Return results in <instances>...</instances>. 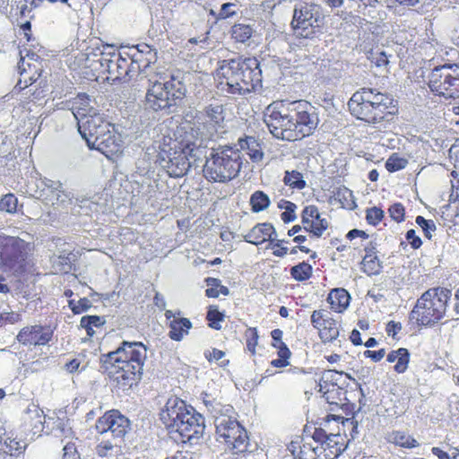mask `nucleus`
<instances>
[{
	"label": "nucleus",
	"mask_w": 459,
	"mask_h": 459,
	"mask_svg": "<svg viewBox=\"0 0 459 459\" xmlns=\"http://www.w3.org/2000/svg\"><path fill=\"white\" fill-rule=\"evenodd\" d=\"M263 120L274 138L287 142L312 135L320 122L318 109L304 100L273 101L265 108Z\"/></svg>",
	"instance_id": "obj_1"
},
{
	"label": "nucleus",
	"mask_w": 459,
	"mask_h": 459,
	"mask_svg": "<svg viewBox=\"0 0 459 459\" xmlns=\"http://www.w3.org/2000/svg\"><path fill=\"white\" fill-rule=\"evenodd\" d=\"M146 359L147 348L143 342L124 341L116 351L102 354L100 364L117 388L126 390L141 379Z\"/></svg>",
	"instance_id": "obj_2"
},
{
	"label": "nucleus",
	"mask_w": 459,
	"mask_h": 459,
	"mask_svg": "<svg viewBox=\"0 0 459 459\" xmlns=\"http://www.w3.org/2000/svg\"><path fill=\"white\" fill-rule=\"evenodd\" d=\"M213 79L221 92L244 96L262 86V71L255 57L238 56L219 61Z\"/></svg>",
	"instance_id": "obj_3"
},
{
	"label": "nucleus",
	"mask_w": 459,
	"mask_h": 459,
	"mask_svg": "<svg viewBox=\"0 0 459 459\" xmlns=\"http://www.w3.org/2000/svg\"><path fill=\"white\" fill-rule=\"evenodd\" d=\"M348 109L357 120L373 126L390 121L398 113L397 101L390 94L368 87L351 95Z\"/></svg>",
	"instance_id": "obj_4"
},
{
	"label": "nucleus",
	"mask_w": 459,
	"mask_h": 459,
	"mask_svg": "<svg viewBox=\"0 0 459 459\" xmlns=\"http://www.w3.org/2000/svg\"><path fill=\"white\" fill-rule=\"evenodd\" d=\"M186 94V85L177 76L156 72L148 78L144 108L150 112L169 114L181 103Z\"/></svg>",
	"instance_id": "obj_5"
},
{
	"label": "nucleus",
	"mask_w": 459,
	"mask_h": 459,
	"mask_svg": "<svg viewBox=\"0 0 459 459\" xmlns=\"http://www.w3.org/2000/svg\"><path fill=\"white\" fill-rule=\"evenodd\" d=\"M160 420L167 427L171 437L177 442L186 444L202 434L204 420L201 413L187 403L178 406L174 403L160 412Z\"/></svg>",
	"instance_id": "obj_6"
},
{
	"label": "nucleus",
	"mask_w": 459,
	"mask_h": 459,
	"mask_svg": "<svg viewBox=\"0 0 459 459\" xmlns=\"http://www.w3.org/2000/svg\"><path fill=\"white\" fill-rule=\"evenodd\" d=\"M341 409L345 412V416L327 415L317 423L315 428V438L320 440L326 450L331 451L336 459L347 447L349 438L346 435L344 426L353 420L356 413L361 407H357V403H342Z\"/></svg>",
	"instance_id": "obj_7"
},
{
	"label": "nucleus",
	"mask_w": 459,
	"mask_h": 459,
	"mask_svg": "<svg viewBox=\"0 0 459 459\" xmlns=\"http://www.w3.org/2000/svg\"><path fill=\"white\" fill-rule=\"evenodd\" d=\"M452 298V290L445 287H432L416 300L409 314V320L418 327H432L446 316Z\"/></svg>",
	"instance_id": "obj_8"
},
{
	"label": "nucleus",
	"mask_w": 459,
	"mask_h": 459,
	"mask_svg": "<svg viewBox=\"0 0 459 459\" xmlns=\"http://www.w3.org/2000/svg\"><path fill=\"white\" fill-rule=\"evenodd\" d=\"M243 165L240 150L231 146L212 149L206 158L203 172L210 182L228 183L236 178Z\"/></svg>",
	"instance_id": "obj_9"
},
{
	"label": "nucleus",
	"mask_w": 459,
	"mask_h": 459,
	"mask_svg": "<svg viewBox=\"0 0 459 459\" xmlns=\"http://www.w3.org/2000/svg\"><path fill=\"white\" fill-rule=\"evenodd\" d=\"M195 149L194 143L169 138V142L164 140L160 147L158 161L169 177L181 178L187 173L191 166L190 158L195 156L193 152Z\"/></svg>",
	"instance_id": "obj_10"
},
{
	"label": "nucleus",
	"mask_w": 459,
	"mask_h": 459,
	"mask_svg": "<svg viewBox=\"0 0 459 459\" xmlns=\"http://www.w3.org/2000/svg\"><path fill=\"white\" fill-rule=\"evenodd\" d=\"M216 439L223 444L225 451L237 457L249 452V437L246 429L231 418H222L216 424Z\"/></svg>",
	"instance_id": "obj_11"
},
{
	"label": "nucleus",
	"mask_w": 459,
	"mask_h": 459,
	"mask_svg": "<svg viewBox=\"0 0 459 459\" xmlns=\"http://www.w3.org/2000/svg\"><path fill=\"white\" fill-rule=\"evenodd\" d=\"M30 244L19 237L0 235V267L22 273L26 271Z\"/></svg>",
	"instance_id": "obj_12"
},
{
	"label": "nucleus",
	"mask_w": 459,
	"mask_h": 459,
	"mask_svg": "<svg viewBox=\"0 0 459 459\" xmlns=\"http://www.w3.org/2000/svg\"><path fill=\"white\" fill-rule=\"evenodd\" d=\"M427 84L430 91L445 99L459 98V65L444 64L433 68L429 76Z\"/></svg>",
	"instance_id": "obj_13"
},
{
	"label": "nucleus",
	"mask_w": 459,
	"mask_h": 459,
	"mask_svg": "<svg viewBox=\"0 0 459 459\" xmlns=\"http://www.w3.org/2000/svg\"><path fill=\"white\" fill-rule=\"evenodd\" d=\"M321 13L319 6L314 4H300L294 9L291 27L300 37L313 38L321 23Z\"/></svg>",
	"instance_id": "obj_14"
},
{
	"label": "nucleus",
	"mask_w": 459,
	"mask_h": 459,
	"mask_svg": "<svg viewBox=\"0 0 459 459\" xmlns=\"http://www.w3.org/2000/svg\"><path fill=\"white\" fill-rule=\"evenodd\" d=\"M346 238L353 241L360 238V247H363L364 255L360 262V270L368 276L377 275L382 271V262L378 256L377 243L369 240L368 234L361 230L353 229L346 234Z\"/></svg>",
	"instance_id": "obj_15"
},
{
	"label": "nucleus",
	"mask_w": 459,
	"mask_h": 459,
	"mask_svg": "<svg viewBox=\"0 0 459 459\" xmlns=\"http://www.w3.org/2000/svg\"><path fill=\"white\" fill-rule=\"evenodd\" d=\"M290 454L298 459H334L333 454L326 450L323 443L311 437L298 436L287 446Z\"/></svg>",
	"instance_id": "obj_16"
},
{
	"label": "nucleus",
	"mask_w": 459,
	"mask_h": 459,
	"mask_svg": "<svg viewBox=\"0 0 459 459\" xmlns=\"http://www.w3.org/2000/svg\"><path fill=\"white\" fill-rule=\"evenodd\" d=\"M107 56L108 55L106 48L100 53L87 54L81 67L82 77L91 82H108V65H107Z\"/></svg>",
	"instance_id": "obj_17"
},
{
	"label": "nucleus",
	"mask_w": 459,
	"mask_h": 459,
	"mask_svg": "<svg viewBox=\"0 0 459 459\" xmlns=\"http://www.w3.org/2000/svg\"><path fill=\"white\" fill-rule=\"evenodd\" d=\"M310 322L317 331L324 343L334 342L340 334L341 324L324 309H316L311 313Z\"/></svg>",
	"instance_id": "obj_18"
},
{
	"label": "nucleus",
	"mask_w": 459,
	"mask_h": 459,
	"mask_svg": "<svg viewBox=\"0 0 459 459\" xmlns=\"http://www.w3.org/2000/svg\"><path fill=\"white\" fill-rule=\"evenodd\" d=\"M112 129L111 123L100 113L90 116L87 120L78 126V130L88 147L94 145L100 138L104 137Z\"/></svg>",
	"instance_id": "obj_19"
},
{
	"label": "nucleus",
	"mask_w": 459,
	"mask_h": 459,
	"mask_svg": "<svg viewBox=\"0 0 459 459\" xmlns=\"http://www.w3.org/2000/svg\"><path fill=\"white\" fill-rule=\"evenodd\" d=\"M107 56L108 65V82H115L120 81L130 74L134 71L129 53L123 56L113 46H107Z\"/></svg>",
	"instance_id": "obj_20"
},
{
	"label": "nucleus",
	"mask_w": 459,
	"mask_h": 459,
	"mask_svg": "<svg viewBox=\"0 0 459 459\" xmlns=\"http://www.w3.org/2000/svg\"><path fill=\"white\" fill-rule=\"evenodd\" d=\"M54 337V330L50 325H33L22 328L16 339L23 346H45Z\"/></svg>",
	"instance_id": "obj_21"
},
{
	"label": "nucleus",
	"mask_w": 459,
	"mask_h": 459,
	"mask_svg": "<svg viewBox=\"0 0 459 459\" xmlns=\"http://www.w3.org/2000/svg\"><path fill=\"white\" fill-rule=\"evenodd\" d=\"M130 422L127 418L117 410H110L100 417L95 424L96 430L100 433L111 431L117 437H123L128 431Z\"/></svg>",
	"instance_id": "obj_22"
},
{
	"label": "nucleus",
	"mask_w": 459,
	"mask_h": 459,
	"mask_svg": "<svg viewBox=\"0 0 459 459\" xmlns=\"http://www.w3.org/2000/svg\"><path fill=\"white\" fill-rule=\"evenodd\" d=\"M46 414L39 403H30L22 415V426L31 439L41 437L45 432Z\"/></svg>",
	"instance_id": "obj_23"
},
{
	"label": "nucleus",
	"mask_w": 459,
	"mask_h": 459,
	"mask_svg": "<svg viewBox=\"0 0 459 459\" xmlns=\"http://www.w3.org/2000/svg\"><path fill=\"white\" fill-rule=\"evenodd\" d=\"M301 221L304 230L316 238H320L328 227L326 220L321 218L318 208L314 204L305 206Z\"/></svg>",
	"instance_id": "obj_24"
},
{
	"label": "nucleus",
	"mask_w": 459,
	"mask_h": 459,
	"mask_svg": "<svg viewBox=\"0 0 459 459\" xmlns=\"http://www.w3.org/2000/svg\"><path fill=\"white\" fill-rule=\"evenodd\" d=\"M129 54L134 70L145 71L152 64L157 61V52L150 45L142 43L131 49Z\"/></svg>",
	"instance_id": "obj_25"
},
{
	"label": "nucleus",
	"mask_w": 459,
	"mask_h": 459,
	"mask_svg": "<svg viewBox=\"0 0 459 459\" xmlns=\"http://www.w3.org/2000/svg\"><path fill=\"white\" fill-rule=\"evenodd\" d=\"M71 109L78 121V126L82 124V122L87 120L90 116L99 114V112L91 106L90 96L83 92L78 93L71 100Z\"/></svg>",
	"instance_id": "obj_26"
},
{
	"label": "nucleus",
	"mask_w": 459,
	"mask_h": 459,
	"mask_svg": "<svg viewBox=\"0 0 459 459\" xmlns=\"http://www.w3.org/2000/svg\"><path fill=\"white\" fill-rule=\"evenodd\" d=\"M89 148L98 150L108 158L117 156L122 152L121 141L114 133V128Z\"/></svg>",
	"instance_id": "obj_27"
},
{
	"label": "nucleus",
	"mask_w": 459,
	"mask_h": 459,
	"mask_svg": "<svg viewBox=\"0 0 459 459\" xmlns=\"http://www.w3.org/2000/svg\"><path fill=\"white\" fill-rule=\"evenodd\" d=\"M26 446V442L18 437L13 431L5 432L4 436H0V452L4 455L19 456L23 454Z\"/></svg>",
	"instance_id": "obj_28"
},
{
	"label": "nucleus",
	"mask_w": 459,
	"mask_h": 459,
	"mask_svg": "<svg viewBox=\"0 0 459 459\" xmlns=\"http://www.w3.org/2000/svg\"><path fill=\"white\" fill-rule=\"evenodd\" d=\"M273 236H276V230L272 223L263 222L255 225L247 234L244 236L246 242L258 246L269 241Z\"/></svg>",
	"instance_id": "obj_29"
},
{
	"label": "nucleus",
	"mask_w": 459,
	"mask_h": 459,
	"mask_svg": "<svg viewBox=\"0 0 459 459\" xmlns=\"http://www.w3.org/2000/svg\"><path fill=\"white\" fill-rule=\"evenodd\" d=\"M326 301L333 312L342 314L350 305L351 295L343 288H334L328 293Z\"/></svg>",
	"instance_id": "obj_30"
},
{
	"label": "nucleus",
	"mask_w": 459,
	"mask_h": 459,
	"mask_svg": "<svg viewBox=\"0 0 459 459\" xmlns=\"http://www.w3.org/2000/svg\"><path fill=\"white\" fill-rule=\"evenodd\" d=\"M165 316L169 320V336L174 341H180L185 334H186L189 329L192 327V323L188 318L178 317L176 318L173 316L171 310L165 312Z\"/></svg>",
	"instance_id": "obj_31"
},
{
	"label": "nucleus",
	"mask_w": 459,
	"mask_h": 459,
	"mask_svg": "<svg viewBox=\"0 0 459 459\" xmlns=\"http://www.w3.org/2000/svg\"><path fill=\"white\" fill-rule=\"evenodd\" d=\"M241 150L246 151L252 162L257 163L263 160L264 152L261 143L253 136H246L238 139Z\"/></svg>",
	"instance_id": "obj_32"
},
{
	"label": "nucleus",
	"mask_w": 459,
	"mask_h": 459,
	"mask_svg": "<svg viewBox=\"0 0 459 459\" xmlns=\"http://www.w3.org/2000/svg\"><path fill=\"white\" fill-rule=\"evenodd\" d=\"M204 123L211 126L216 131L221 127L224 122V108L221 104H210L208 105L204 113Z\"/></svg>",
	"instance_id": "obj_33"
},
{
	"label": "nucleus",
	"mask_w": 459,
	"mask_h": 459,
	"mask_svg": "<svg viewBox=\"0 0 459 459\" xmlns=\"http://www.w3.org/2000/svg\"><path fill=\"white\" fill-rule=\"evenodd\" d=\"M386 360L390 363L395 362L394 370L402 374L404 373L410 362V352L406 348H399L394 351H391L386 357Z\"/></svg>",
	"instance_id": "obj_34"
},
{
	"label": "nucleus",
	"mask_w": 459,
	"mask_h": 459,
	"mask_svg": "<svg viewBox=\"0 0 459 459\" xmlns=\"http://www.w3.org/2000/svg\"><path fill=\"white\" fill-rule=\"evenodd\" d=\"M98 456L107 457L108 459H119L124 455L123 447L117 443L113 444L109 440L100 441L95 447Z\"/></svg>",
	"instance_id": "obj_35"
},
{
	"label": "nucleus",
	"mask_w": 459,
	"mask_h": 459,
	"mask_svg": "<svg viewBox=\"0 0 459 459\" xmlns=\"http://www.w3.org/2000/svg\"><path fill=\"white\" fill-rule=\"evenodd\" d=\"M105 324V318L97 315L83 316L80 320V327L86 331L88 339H91L96 333V329H101Z\"/></svg>",
	"instance_id": "obj_36"
},
{
	"label": "nucleus",
	"mask_w": 459,
	"mask_h": 459,
	"mask_svg": "<svg viewBox=\"0 0 459 459\" xmlns=\"http://www.w3.org/2000/svg\"><path fill=\"white\" fill-rule=\"evenodd\" d=\"M204 281L208 287L205 290V296L207 298L216 299L220 294H222L223 296L230 295L229 288L222 285L219 279L207 277Z\"/></svg>",
	"instance_id": "obj_37"
},
{
	"label": "nucleus",
	"mask_w": 459,
	"mask_h": 459,
	"mask_svg": "<svg viewBox=\"0 0 459 459\" xmlns=\"http://www.w3.org/2000/svg\"><path fill=\"white\" fill-rule=\"evenodd\" d=\"M249 204L253 212H260L270 206L271 200L264 191L256 190L251 195Z\"/></svg>",
	"instance_id": "obj_38"
},
{
	"label": "nucleus",
	"mask_w": 459,
	"mask_h": 459,
	"mask_svg": "<svg viewBox=\"0 0 459 459\" xmlns=\"http://www.w3.org/2000/svg\"><path fill=\"white\" fill-rule=\"evenodd\" d=\"M282 181L291 189L302 190L307 186L303 174L295 169L286 170Z\"/></svg>",
	"instance_id": "obj_39"
},
{
	"label": "nucleus",
	"mask_w": 459,
	"mask_h": 459,
	"mask_svg": "<svg viewBox=\"0 0 459 459\" xmlns=\"http://www.w3.org/2000/svg\"><path fill=\"white\" fill-rule=\"evenodd\" d=\"M290 277L297 281H306L313 275V267L307 262H300L290 270Z\"/></svg>",
	"instance_id": "obj_40"
},
{
	"label": "nucleus",
	"mask_w": 459,
	"mask_h": 459,
	"mask_svg": "<svg viewBox=\"0 0 459 459\" xmlns=\"http://www.w3.org/2000/svg\"><path fill=\"white\" fill-rule=\"evenodd\" d=\"M332 373H337V374L342 375L343 371H342V370L339 371L336 369L327 370L324 373L320 381L318 383H316V382L315 383V389H316L318 387L317 393H319L320 397L325 398L326 400V402H328L330 399L329 394L335 390V385L334 384L329 385L328 380L326 379L327 375L332 374Z\"/></svg>",
	"instance_id": "obj_41"
},
{
	"label": "nucleus",
	"mask_w": 459,
	"mask_h": 459,
	"mask_svg": "<svg viewBox=\"0 0 459 459\" xmlns=\"http://www.w3.org/2000/svg\"><path fill=\"white\" fill-rule=\"evenodd\" d=\"M253 32V28L250 25L243 23H236L230 30L232 39L239 43L247 42L252 37Z\"/></svg>",
	"instance_id": "obj_42"
},
{
	"label": "nucleus",
	"mask_w": 459,
	"mask_h": 459,
	"mask_svg": "<svg viewBox=\"0 0 459 459\" xmlns=\"http://www.w3.org/2000/svg\"><path fill=\"white\" fill-rule=\"evenodd\" d=\"M246 341V351L251 355L256 354V347L258 345V330L256 327H247L244 333Z\"/></svg>",
	"instance_id": "obj_43"
},
{
	"label": "nucleus",
	"mask_w": 459,
	"mask_h": 459,
	"mask_svg": "<svg viewBox=\"0 0 459 459\" xmlns=\"http://www.w3.org/2000/svg\"><path fill=\"white\" fill-rule=\"evenodd\" d=\"M225 315L218 309L217 306H210L206 313V320L209 327L214 330H221V323L224 321Z\"/></svg>",
	"instance_id": "obj_44"
},
{
	"label": "nucleus",
	"mask_w": 459,
	"mask_h": 459,
	"mask_svg": "<svg viewBox=\"0 0 459 459\" xmlns=\"http://www.w3.org/2000/svg\"><path fill=\"white\" fill-rule=\"evenodd\" d=\"M408 164L407 159L401 157L398 153H392L385 161V167L388 172H396L403 169Z\"/></svg>",
	"instance_id": "obj_45"
},
{
	"label": "nucleus",
	"mask_w": 459,
	"mask_h": 459,
	"mask_svg": "<svg viewBox=\"0 0 459 459\" xmlns=\"http://www.w3.org/2000/svg\"><path fill=\"white\" fill-rule=\"evenodd\" d=\"M392 438L394 444L403 447L412 448L417 446V441L412 437L403 431L393 432Z\"/></svg>",
	"instance_id": "obj_46"
},
{
	"label": "nucleus",
	"mask_w": 459,
	"mask_h": 459,
	"mask_svg": "<svg viewBox=\"0 0 459 459\" xmlns=\"http://www.w3.org/2000/svg\"><path fill=\"white\" fill-rule=\"evenodd\" d=\"M18 198L12 193L4 195L0 199V211L8 213H14L17 212Z\"/></svg>",
	"instance_id": "obj_47"
},
{
	"label": "nucleus",
	"mask_w": 459,
	"mask_h": 459,
	"mask_svg": "<svg viewBox=\"0 0 459 459\" xmlns=\"http://www.w3.org/2000/svg\"><path fill=\"white\" fill-rule=\"evenodd\" d=\"M268 242L267 248L273 250L274 256L283 257L288 254V247L283 246L286 243L284 239H276V236H273Z\"/></svg>",
	"instance_id": "obj_48"
},
{
	"label": "nucleus",
	"mask_w": 459,
	"mask_h": 459,
	"mask_svg": "<svg viewBox=\"0 0 459 459\" xmlns=\"http://www.w3.org/2000/svg\"><path fill=\"white\" fill-rule=\"evenodd\" d=\"M384 211L377 206L366 210L367 223L372 226H377L384 219Z\"/></svg>",
	"instance_id": "obj_49"
},
{
	"label": "nucleus",
	"mask_w": 459,
	"mask_h": 459,
	"mask_svg": "<svg viewBox=\"0 0 459 459\" xmlns=\"http://www.w3.org/2000/svg\"><path fill=\"white\" fill-rule=\"evenodd\" d=\"M415 222L422 229L425 238L431 239L432 232L437 230L435 222L432 220H426L421 215L416 217Z\"/></svg>",
	"instance_id": "obj_50"
},
{
	"label": "nucleus",
	"mask_w": 459,
	"mask_h": 459,
	"mask_svg": "<svg viewBox=\"0 0 459 459\" xmlns=\"http://www.w3.org/2000/svg\"><path fill=\"white\" fill-rule=\"evenodd\" d=\"M388 213L392 220L398 223L403 221L405 219V208L401 203L393 204L388 209Z\"/></svg>",
	"instance_id": "obj_51"
},
{
	"label": "nucleus",
	"mask_w": 459,
	"mask_h": 459,
	"mask_svg": "<svg viewBox=\"0 0 459 459\" xmlns=\"http://www.w3.org/2000/svg\"><path fill=\"white\" fill-rule=\"evenodd\" d=\"M69 307L74 314L78 315L91 307V301L87 298H82L76 303L74 300H70Z\"/></svg>",
	"instance_id": "obj_52"
},
{
	"label": "nucleus",
	"mask_w": 459,
	"mask_h": 459,
	"mask_svg": "<svg viewBox=\"0 0 459 459\" xmlns=\"http://www.w3.org/2000/svg\"><path fill=\"white\" fill-rule=\"evenodd\" d=\"M236 4L234 3H225L221 5L220 12L218 13L216 19L217 20H226L230 18L236 14V11L232 10V7H235Z\"/></svg>",
	"instance_id": "obj_53"
},
{
	"label": "nucleus",
	"mask_w": 459,
	"mask_h": 459,
	"mask_svg": "<svg viewBox=\"0 0 459 459\" xmlns=\"http://www.w3.org/2000/svg\"><path fill=\"white\" fill-rule=\"evenodd\" d=\"M62 459H81V455L74 442H68L63 448Z\"/></svg>",
	"instance_id": "obj_54"
},
{
	"label": "nucleus",
	"mask_w": 459,
	"mask_h": 459,
	"mask_svg": "<svg viewBox=\"0 0 459 459\" xmlns=\"http://www.w3.org/2000/svg\"><path fill=\"white\" fill-rule=\"evenodd\" d=\"M296 204L292 202L286 201L285 212L281 214V220L287 223L293 221L296 219L295 209Z\"/></svg>",
	"instance_id": "obj_55"
},
{
	"label": "nucleus",
	"mask_w": 459,
	"mask_h": 459,
	"mask_svg": "<svg viewBox=\"0 0 459 459\" xmlns=\"http://www.w3.org/2000/svg\"><path fill=\"white\" fill-rule=\"evenodd\" d=\"M405 238L413 249H419L422 245L420 238L416 235L415 230L412 229L406 232Z\"/></svg>",
	"instance_id": "obj_56"
},
{
	"label": "nucleus",
	"mask_w": 459,
	"mask_h": 459,
	"mask_svg": "<svg viewBox=\"0 0 459 459\" xmlns=\"http://www.w3.org/2000/svg\"><path fill=\"white\" fill-rule=\"evenodd\" d=\"M403 326L400 322L389 321L385 326V332L388 336L393 339H397L396 335L401 332Z\"/></svg>",
	"instance_id": "obj_57"
},
{
	"label": "nucleus",
	"mask_w": 459,
	"mask_h": 459,
	"mask_svg": "<svg viewBox=\"0 0 459 459\" xmlns=\"http://www.w3.org/2000/svg\"><path fill=\"white\" fill-rule=\"evenodd\" d=\"M385 349H380L378 351L367 350L364 351V356L366 358H370L375 362L380 361L385 357Z\"/></svg>",
	"instance_id": "obj_58"
},
{
	"label": "nucleus",
	"mask_w": 459,
	"mask_h": 459,
	"mask_svg": "<svg viewBox=\"0 0 459 459\" xmlns=\"http://www.w3.org/2000/svg\"><path fill=\"white\" fill-rule=\"evenodd\" d=\"M282 335L283 332L278 328L271 332L273 347H277L278 345L285 344V342L282 341Z\"/></svg>",
	"instance_id": "obj_59"
},
{
	"label": "nucleus",
	"mask_w": 459,
	"mask_h": 459,
	"mask_svg": "<svg viewBox=\"0 0 459 459\" xmlns=\"http://www.w3.org/2000/svg\"><path fill=\"white\" fill-rule=\"evenodd\" d=\"M274 348L277 350V355L279 358H281L288 361L290 360L291 352L286 344H281Z\"/></svg>",
	"instance_id": "obj_60"
},
{
	"label": "nucleus",
	"mask_w": 459,
	"mask_h": 459,
	"mask_svg": "<svg viewBox=\"0 0 459 459\" xmlns=\"http://www.w3.org/2000/svg\"><path fill=\"white\" fill-rule=\"evenodd\" d=\"M224 355H225L224 351L213 348L211 351H209L208 353H205V358L209 361H212V360L218 361L221 359H222L224 357Z\"/></svg>",
	"instance_id": "obj_61"
},
{
	"label": "nucleus",
	"mask_w": 459,
	"mask_h": 459,
	"mask_svg": "<svg viewBox=\"0 0 459 459\" xmlns=\"http://www.w3.org/2000/svg\"><path fill=\"white\" fill-rule=\"evenodd\" d=\"M81 362L77 359H73L65 364V369L69 373H74L78 370Z\"/></svg>",
	"instance_id": "obj_62"
},
{
	"label": "nucleus",
	"mask_w": 459,
	"mask_h": 459,
	"mask_svg": "<svg viewBox=\"0 0 459 459\" xmlns=\"http://www.w3.org/2000/svg\"><path fill=\"white\" fill-rule=\"evenodd\" d=\"M21 29L24 31V37L26 40L29 42L31 40L32 34H31V23L30 22L27 21L21 25Z\"/></svg>",
	"instance_id": "obj_63"
},
{
	"label": "nucleus",
	"mask_w": 459,
	"mask_h": 459,
	"mask_svg": "<svg viewBox=\"0 0 459 459\" xmlns=\"http://www.w3.org/2000/svg\"><path fill=\"white\" fill-rule=\"evenodd\" d=\"M431 452L435 455L438 459H451L449 455L440 449L439 447H432Z\"/></svg>",
	"instance_id": "obj_64"
}]
</instances>
